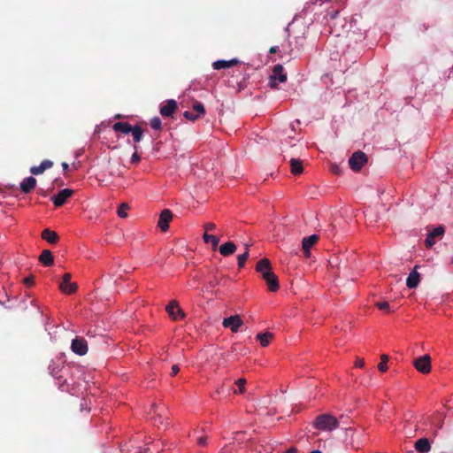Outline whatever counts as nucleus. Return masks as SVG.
I'll list each match as a JSON object with an SVG mask.
<instances>
[{
  "label": "nucleus",
  "mask_w": 453,
  "mask_h": 453,
  "mask_svg": "<svg viewBox=\"0 0 453 453\" xmlns=\"http://www.w3.org/2000/svg\"><path fill=\"white\" fill-rule=\"evenodd\" d=\"M313 424L317 429L329 432L339 426V422L336 418L330 414L319 415Z\"/></svg>",
  "instance_id": "f257e3e1"
},
{
  "label": "nucleus",
  "mask_w": 453,
  "mask_h": 453,
  "mask_svg": "<svg viewBox=\"0 0 453 453\" xmlns=\"http://www.w3.org/2000/svg\"><path fill=\"white\" fill-rule=\"evenodd\" d=\"M367 161L368 157L366 154L361 150H357L349 158V165L351 170L359 172Z\"/></svg>",
  "instance_id": "f03ea898"
},
{
  "label": "nucleus",
  "mask_w": 453,
  "mask_h": 453,
  "mask_svg": "<svg viewBox=\"0 0 453 453\" xmlns=\"http://www.w3.org/2000/svg\"><path fill=\"white\" fill-rule=\"evenodd\" d=\"M414 367L421 373L426 374L431 371V357L429 355H424L413 360Z\"/></svg>",
  "instance_id": "7ed1b4c3"
},
{
  "label": "nucleus",
  "mask_w": 453,
  "mask_h": 453,
  "mask_svg": "<svg viewBox=\"0 0 453 453\" xmlns=\"http://www.w3.org/2000/svg\"><path fill=\"white\" fill-rule=\"evenodd\" d=\"M276 80L280 82H285L287 81V74L284 73V68L280 64L274 65L273 69V75L270 77V87L276 88Z\"/></svg>",
  "instance_id": "20e7f679"
},
{
  "label": "nucleus",
  "mask_w": 453,
  "mask_h": 453,
  "mask_svg": "<svg viewBox=\"0 0 453 453\" xmlns=\"http://www.w3.org/2000/svg\"><path fill=\"white\" fill-rule=\"evenodd\" d=\"M72 275L66 273L63 276L62 281L59 283V288L65 294H73L76 291L78 286L75 282H71Z\"/></svg>",
  "instance_id": "39448f33"
},
{
  "label": "nucleus",
  "mask_w": 453,
  "mask_h": 453,
  "mask_svg": "<svg viewBox=\"0 0 453 453\" xmlns=\"http://www.w3.org/2000/svg\"><path fill=\"white\" fill-rule=\"evenodd\" d=\"M71 349L75 354L83 356L88 352L87 341L82 337L77 336L72 341Z\"/></svg>",
  "instance_id": "423d86ee"
},
{
  "label": "nucleus",
  "mask_w": 453,
  "mask_h": 453,
  "mask_svg": "<svg viewBox=\"0 0 453 453\" xmlns=\"http://www.w3.org/2000/svg\"><path fill=\"white\" fill-rule=\"evenodd\" d=\"M242 325V320L240 315H234L223 319L222 326L226 328H230L233 333L239 331Z\"/></svg>",
  "instance_id": "0eeeda50"
},
{
  "label": "nucleus",
  "mask_w": 453,
  "mask_h": 453,
  "mask_svg": "<svg viewBox=\"0 0 453 453\" xmlns=\"http://www.w3.org/2000/svg\"><path fill=\"white\" fill-rule=\"evenodd\" d=\"M73 194V190L70 188H64L60 190L56 196H54L51 200L56 207L62 206L66 200L72 196Z\"/></svg>",
  "instance_id": "6e6552de"
},
{
  "label": "nucleus",
  "mask_w": 453,
  "mask_h": 453,
  "mask_svg": "<svg viewBox=\"0 0 453 453\" xmlns=\"http://www.w3.org/2000/svg\"><path fill=\"white\" fill-rule=\"evenodd\" d=\"M173 219V213L170 210L165 209L161 211L157 222L158 227L161 231L165 232L169 228V223Z\"/></svg>",
  "instance_id": "1a4fd4ad"
},
{
  "label": "nucleus",
  "mask_w": 453,
  "mask_h": 453,
  "mask_svg": "<svg viewBox=\"0 0 453 453\" xmlns=\"http://www.w3.org/2000/svg\"><path fill=\"white\" fill-rule=\"evenodd\" d=\"M166 311L168 312L169 316L173 320L181 319L185 317V313L179 307V304L176 301H172L167 306H166Z\"/></svg>",
  "instance_id": "9d476101"
},
{
  "label": "nucleus",
  "mask_w": 453,
  "mask_h": 453,
  "mask_svg": "<svg viewBox=\"0 0 453 453\" xmlns=\"http://www.w3.org/2000/svg\"><path fill=\"white\" fill-rule=\"evenodd\" d=\"M63 367L64 360L62 356L57 357L56 358L51 359L49 364V373L52 376H57Z\"/></svg>",
  "instance_id": "9b49d317"
},
{
  "label": "nucleus",
  "mask_w": 453,
  "mask_h": 453,
  "mask_svg": "<svg viewBox=\"0 0 453 453\" xmlns=\"http://www.w3.org/2000/svg\"><path fill=\"white\" fill-rule=\"evenodd\" d=\"M262 277L265 280V282L268 286V289L271 292H276L279 289L280 285H279L278 277L276 276V274L273 272L267 273Z\"/></svg>",
  "instance_id": "f8f14e48"
},
{
  "label": "nucleus",
  "mask_w": 453,
  "mask_h": 453,
  "mask_svg": "<svg viewBox=\"0 0 453 453\" xmlns=\"http://www.w3.org/2000/svg\"><path fill=\"white\" fill-rule=\"evenodd\" d=\"M177 109V103L173 99L166 101L165 105L160 108V114L163 117H171Z\"/></svg>",
  "instance_id": "ddd939ff"
},
{
  "label": "nucleus",
  "mask_w": 453,
  "mask_h": 453,
  "mask_svg": "<svg viewBox=\"0 0 453 453\" xmlns=\"http://www.w3.org/2000/svg\"><path fill=\"white\" fill-rule=\"evenodd\" d=\"M318 240L319 236L317 234H311L303 239L302 246L306 257L310 256V250L318 242Z\"/></svg>",
  "instance_id": "4468645a"
},
{
  "label": "nucleus",
  "mask_w": 453,
  "mask_h": 453,
  "mask_svg": "<svg viewBox=\"0 0 453 453\" xmlns=\"http://www.w3.org/2000/svg\"><path fill=\"white\" fill-rule=\"evenodd\" d=\"M417 268L418 266H415L407 277L406 285L409 288H417L420 281L419 273L417 272Z\"/></svg>",
  "instance_id": "2eb2a0df"
},
{
  "label": "nucleus",
  "mask_w": 453,
  "mask_h": 453,
  "mask_svg": "<svg viewBox=\"0 0 453 453\" xmlns=\"http://www.w3.org/2000/svg\"><path fill=\"white\" fill-rule=\"evenodd\" d=\"M36 186L35 178L30 176L25 178L20 183V189L24 194L30 193Z\"/></svg>",
  "instance_id": "dca6fc26"
},
{
  "label": "nucleus",
  "mask_w": 453,
  "mask_h": 453,
  "mask_svg": "<svg viewBox=\"0 0 453 453\" xmlns=\"http://www.w3.org/2000/svg\"><path fill=\"white\" fill-rule=\"evenodd\" d=\"M256 271L264 276L267 273H273L271 262L267 258H262L256 265Z\"/></svg>",
  "instance_id": "f3484780"
},
{
  "label": "nucleus",
  "mask_w": 453,
  "mask_h": 453,
  "mask_svg": "<svg viewBox=\"0 0 453 453\" xmlns=\"http://www.w3.org/2000/svg\"><path fill=\"white\" fill-rule=\"evenodd\" d=\"M239 63L240 61L237 58H233L231 60H218L212 64V66L215 70H220L223 68H229L234 66Z\"/></svg>",
  "instance_id": "a211bd4d"
},
{
  "label": "nucleus",
  "mask_w": 453,
  "mask_h": 453,
  "mask_svg": "<svg viewBox=\"0 0 453 453\" xmlns=\"http://www.w3.org/2000/svg\"><path fill=\"white\" fill-rule=\"evenodd\" d=\"M237 250L236 245L233 242L223 243L219 248V253L224 257H228L234 254Z\"/></svg>",
  "instance_id": "6ab92c4d"
},
{
  "label": "nucleus",
  "mask_w": 453,
  "mask_h": 453,
  "mask_svg": "<svg viewBox=\"0 0 453 453\" xmlns=\"http://www.w3.org/2000/svg\"><path fill=\"white\" fill-rule=\"evenodd\" d=\"M42 238L45 241H47L50 244H55L58 242V235L55 231H52L49 228H45L42 232Z\"/></svg>",
  "instance_id": "aec40b11"
},
{
  "label": "nucleus",
  "mask_w": 453,
  "mask_h": 453,
  "mask_svg": "<svg viewBox=\"0 0 453 453\" xmlns=\"http://www.w3.org/2000/svg\"><path fill=\"white\" fill-rule=\"evenodd\" d=\"M415 449L419 453H427L431 449V444L426 438H421L415 442Z\"/></svg>",
  "instance_id": "412c9836"
},
{
  "label": "nucleus",
  "mask_w": 453,
  "mask_h": 453,
  "mask_svg": "<svg viewBox=\"0 0 453 453\" xmlns=\"http://www.w3.org/2000/svg\"><path fill=\"white\" fill-rule=\"evenodd\" d=\"M39 261L44 266H51L54 264V257L49 250H44L39 257Z\"/></svg>",
  "instance_id": "4be33fe9"
},
{
  "label": "nucleus",
  "mask_w": 453,
  "mask_h": 453,
  "mask_svg": "<svg viewBox=\"0 0 453 453\" xmlns=\"http://www.w3.org/2000/svg\"><path fill=\"white\" fill-rule=\"evenodd\" d=\"M132 126L128 122H116L112 129L117 133L128 134L132 130Z\"/></svg>",
  "instance_id": "5701e85b"
},
{
  "label": "nucleus",
  "mask_w": 453,
  "mask_h": 453,
  "mask_svg": "<svg viewBox=\"0 0 453 453\" xmlns=\"http://www.w3.org/2000/svg\"><path fill=\"white\" fill-rule=\"evenodd\" d=\"M290 170L295 175L301 174L303 172V163L300 159L291 158Z\"/></svg>",
  "instance_id": "b1692460"
},
{
  "label": "nucleus",
  "mask_w": 453,
  "mask_h": 453,
  "mask_svg": "<svg viewBox=\"0 0 453 453\" xmlns=\"http://www.w3.org/2000/svg\"><path fill=\"white\" fill-rule=\"evenodd\" d=\"M273 334L269 332L259 333L257 334V339L259 341L260 345L262 347H266L269 345L270 341L273 339Z\"/></svg>",
  "instance_id": "393cba45"
},
{
  "label": "nucleus",
  "mask_w": 453,
  "mask_h": 453,
  "mask_svg": "<svg viewBox=\"0 0 453 453\" xmlns=\"http://www.w3.org/2000/svg\"><path fill=\"white\" fill-rule=\"evenodd\" d=\"M203 239L205 243H211L213 250H216L219 246V239L215 235L209 234L208 233H204L203 235Z\"/></svg>",
  "instance_id": "a878e982"
},
{
  "label": "nucleus",
  "mask_w": 453,
  "mask_h": 453,
  "mask_svg": "<svg viewBox=\"0 0 453 453\" xmlns=\"http://www.w3.org/2000/svg\"><path fill=\"white\" fill-rule=\"evenodd\" d=\"M130 133H132L133 140L134 142H139L142 141L143 136V130L140 126L133 127Z\"/></svg>",
  "instance_id": "bb28decb"
},
{
  "label": "nucleus",
  "mask_w": 453,
  "mask_h": 453,
  "mask_svg": "<svg viewBox=\"0 0 453 453\" xmlns=\"http://www.w3.org/2000/svg\"><path fill=\"white\" fill-rule=\"evenodd\" d=\"M388 359H389V357L386 354H382L380 356V362L378 365V369L380 370V372H385L388 370L387 363H388Z\"/></svg>",
  "instance_id": "cd10ccee"
},
{
  "label": "nucleus",
  "mask_w": 453,
  "mask_h": 453,
  "mask_svg": "<svg viewBox=\"0 0 453 453\" xmlns=\"http://www.w3.org/2000/svg\"><path fill=\"white\" fill-rule=\"evenodd\" d=\"M445 229L442 226H439L434 228L432 231L428 233L431 237L435 239L436 237H441L444 234Z\"/></svg>",
  "instance_id": "c85d7f7f"
},
{
  "label": "nucleus",
  "mask_w": 453,
  "mask_h": 453,
  "mask_svg": "<svg viewBox=\"0 0 453 453\" xmlns=\"http://www.w3.org/2000/svg\"><path fill=\"white\" fill-rule=\"evenodd\" d=\"M192 108L193 111L199 114L201 117L205 114V108L201 102L196 101Z\"/></svg>",
  "instance_id": "c756f323"
},
{
  "label": "nucleus",
  "mask_w": 453,
  "mask_h": 453,
  "mask_svg": "<svg viewBox=\"0 0 453 453\" xmlns=\"http://www.w3.org/2000/svg\"><path fill=\"white\" fill-rule=\"evenodd\" d=\"M183 116L188 119V120H190L192 122H195L196 120H197L198 119L201 118V116L199 114H197L196 112H195L194 111H186L184 113H183Z\"/></svg>",
  "instance_id": "7c9ffc66"
},
{
  "label": "nucleus",
  "mask_w": 453,
  "mask_h": 453,
  "mask_svg": "<svg viewBox=\"0 0 453 453\" xmlns=\"http://www.w3.org/2000/svg\"><path fill=\"white\" fill-rule=\"evenodd\" d=\"M375 306H376L378 309H380V310H381V311H386V312H388V313H390V312H392V311H393L392 310H390L389 303H388V302H387V301H384V302H377V303H375Z\"/></svg>",
  "instance_id": "2f4dec72"
},
{
  "label": "nucleus",
  "mask_w": 453,
  "mask_h": 453,
  "mask_svg": "<svg viewBox=\"0 0 453 453\" xmlns=\"http://www.w3.org/2000/svg\"><path fill=\"white\" fill-rule=\"evenodd\" d=\"M129 209L127 203H121L118 209V216L120 218H126L127 216V211Z\"/></svg>",
  "instance_id": "473e14b6"
},
{
  "label": "nucleus",
  "mask_w": 453,
  "mask_h": 453,
  "mask_svg": "<svg viewBox=\"0 0 453 453\" xmlns=\"http://www.w3.org/2000/svg\"><path fill=\"white\" fill-rule=\"evenodd\" d=\"M238 266L242 268L249 258V252L245 251L243 254L238 256Z\"/></svg>",
  "instance_id": "72a5a7b5"
},
{
  "label": "nucleus",
  "mask_w": 453,
  "mask_h": 453,
  "mask_svg": "<svg viewBox=\"0 0 453 453\" xmlns=\"http://www.w3.org/2000/svg\"><path fill=\"white\" fill-rule=\"evenodd\" d=\"M150 127L154 130H160L161 129V119L158 117H154L150 120Z\"/></svg>",
  "instance_id": "f704fd0d"
},
{
  "label": "nucleus",
  "mask_w": 453,
  "mask_h": 453,
  "mask_svg": "<svg viewBox=\"0 0 453 453\" xmlns=\"http://www.w3.org/2000/svg\"><path fill=\"white\" fill-rule=\"evenodd\" d=\"M235 384L238 387V393H240V394L243 393L244 389H245L246 380L241 378L236 380Z\"/></svg>",
  "instance_id": "c9c22d12"
},
{
  "label": "nucleus",
  "mask_w": 453,
  "mask_h": 453,
  "mask_svg": "<svg viewBox=\"0 0 453 453\" xmlns=\"http://www.w3.org/2000/svg\"><path fill=\"white\" fill-rule=\"evenodd\" d=\"M134 149L135 151L132 155L130 162L132 164H138L141 161V157L137 153V146L136 145L134 146Z\"/></svg>",
  "instance_id": "e433bc0d"
},
{
  "label": "nucleus",
  "mask_w": 453,
  "mask_h": 453,
  "mask_svg": "<svg viewBox=\"0 0 453 453\" xmlns=\"http://www.w3.org/2000/svg\"><path fill=\"white\" fill-rule=\"evenodd\" d=\"M43 172H44V169H43V167L41 165H39L37 166H32L30 168V173L35 174V175L41 174Z\"/></svg>",
  "instance_id": "4c0bfd02"
},
{
  "label": "nucleus",
  "mask_w": 453,
  "mask_h": 453,
  "mask_svg": "<svg viewBox=\"0 0 453 453\" xmlns=\"http://www.w3.org/2000/svg\"><path fill=\"white\" fill-rule=\"evenodd\" d=\"M40 165L43 167L45 171L46 169L51 168L53 166V162L46 159L43 160Z\"/></svg>",
  "instance_id": "58836bf2"
},
{
  "label": "nucleus",
  "mask_w": 453,
  "mask_h": 453,
  "mask_svg": "<svg viewBox=\"0 0 453 453\" xmlns=\"http://www.w3.org/2000/svg\"><path fill=\"white\" fill-rule=\"evenodd\" d=\"M425 242L426 247L431 248L435 243V241L431 235L427 234Z\"/></svg>",
  "instance_id": "ea45409f"
},
{
  "label": "nucleus",
  "mask_w": 453,
  "mask_h": 453,
  "mask_svg": "<svg viewBox=\"0 0 453 453\" xmlns=\"http://www.w3.org/2000/svg\"><path fill=\"white\" fill-rule=\"evenodd\" d=\"M203 227L205 229V233H207L208 231L214 230L216 228V225L214 223L208 222L203 226Z\"/></svg>",
  "instance_id": "a19ab883"
},
{
  "label": "nucleus",
  "mask_w": 453,
  "mask_h": 453,
  "mask_svg": "<svg viewBox=\"0 0 453 453\" xmlns=\"http://www.w3.org/2000/svg\"><path fill=\"white\" fill-rule=\"evenodd\" d=\"M24 283L27 286V287H31L34 285V277L33 276H29V277H27L23 280Z\"/></svg>",
  "instance_id": "79ce46f5"
},
{
  "label": "nucleus",
  "mask_w": 453,
  "mask_h": 453,
  "mask_svg": "<svg viewBox=\"0 0 453 453\" xmlns=\"http://www.w3.org/2000/svg\"><path fill=\"white\" fill-rule=\"evenodd\" d=\"M180 371V368H179V365H173L172 366V371H171V373L170 375L171 376H175Z\"/></svg>",
  "instance_id": "37998d69"
},
{
  "label": "nucleus",
  "mask_w": 453,
  "mask_h": 453,
  "mask_svg": "<svg viewBox=\"0 0 453 453\" xmlns=\"http://www.w3.org/2000/svg\"><path fill=\"white\" fill-rule=\"evenodd\" d=\"M365 365V360L363 358H357L355 362L356 367H363Z\"/></svg>",
  "instance_id": "c03bdc74"
},
{
  "label": "nucleus",
  "mask_w": 453,
  "mask_h": 453,
  "mask_svg": "<svg viewBox=\"0 0 453 453\" xmlns=\"http://www.w3.org/2000/svg\"><path fill=\"white\" fill-rule=\"evenodd\" d=\"M207 437L206 436H201L197 439V443L200 446H204L206 444Z\"/></svg>",
  "instance_id": "a18cd8bd"
},
{
  "label": "nucleus",
  "mask_w": 453,
  "mask_h": 453,
  "mask_svg": "<svg viewBox=\"0 0 453 453\" xmlns=\"http://www.w3.org/2000/svg\"><path fill=\"white\" fill-rule=\"evenodd\" d=\"M442 424H443V420L441 418H440L438 420V422H436V420L433 421V425L434 426H436L437 429H441L442 427Z\"/></svg>",
  "instance_id": "49530a36"
},
{
  "label": "nucleus",
  "mask_w": 453,
  "mask_h": 453,
  "mask_svg": "<svg viewBox=\"0 0 453 453\" xmlns=\"http://www.w3.org/2000/svg\"><path fill=\"white\" fill-rule=\"evenodd\" d=\"M285 453H300L299 450L297 449V448L296 447H290L289 449H288Z\"/></svg>",
  "instance_id": "de8ad7c7"
},
{
  "label": "nucleus",
  "mask_w": 453,
  "mask_h": 453,
  "mask_svg": "<svg viewBox=\"0 0 453 453\" xmlns=\"http://www.w3.org/2000/svg\"><path fill=\"white\" fill-rule=\"evenodd\" d=\"M218 284H219L218 280H217V279H214V280H211V281L209 282L208 286H209L210 288H215V286H216V285H218Z\"/></svg>",
  "instance_id": "09e8293b"
},
{
  "label": "nucleus",
  "mask_w": 453,
  "mask_h": 453,
  "mask_svg": "<svg viewBox=\"0 0 453 453\" xmlns=\"http://www.w3.org/2000/svg\"><path fill=\"white\" fill-rule=\"evenodd\" d=\"M332 172H333L334 174H340L341 170H340L339 166H337V165H333V167H332Z\"/></svg>",
  "instance_id": "8fccbe9b"
},
{
  "label": "nucleus",
  "mask_w": 453,
  "mask_h": 453,
  "mask_svg": "<svg viewBox=\"0 0 453 453\" xmlns=\"http://www.w3.org/2000/svg\"><path fill=\"white\" fill-rule=\"evenodd\" d=\"M278 50H279L278 46H273L270 48L269 52L272 54H274V53L278 52Z\"/></svg>",
  "instance_id": "3c124183"
},
{
  "label": "nucleus",
  "mask_w": 453,
  "mask_h": 453,
  "mask_svg": "<svg viewBox=\"0 0 453 453\" xmlns=\"http://www.w3.org/2000/svg\"><path fill=\"white\" fill-rule=\"evenodd\" d=\"M62 167L65 171L68 170L69 165L66 162L62 163Z\"/></svg>",
  "instance_id": "603ef678"
},
{
  "label": "nucleus",
  "mask_w": 453,
  "mask_h": 453,
  "mask_svg": "<svg viewBox=\"0 0 453 453\" xmlns=\"http://www.w3.org/2000/svg\"><path fill=\"white\" fill-rule=\"evenodd\" d=\"M249 247H250V246H249V244H247V243H246V244H245V251H248V252H249Z\"/></svg>",
  "instance_id": "864d4df0"
},
{
  "label": "nucleus",
  "mask_w": 453,
  "mask_h": 453,
  "mask_svg": "<svg viewBox=\"0 0 453 453\" xmlns=\"http://www.w3.org/2000/svg\"><path fill=\"white\" fill-rule=\"evenodd\" d=\"M310 453H322L320 450H312Z\"/></svg>",
  "instance_id": "5fc2aeb1"
},
{
  "label": "nucleus",
  "mask_w": 453,
  "mask_h": 453,
  "mask_svg": "<svg viewBox=\"0 0 453 453\" xmlns=\"http://www.w3.org/2000/svg\"><path fill=\"white\" fill-rule=\"evenodd\" d=\"M58 184H59V185H63V181H61V182H60V181H58Z\"/></svg>",
  "instance_id": "6e6d98bb"
},
{
  "label": "nucleus",
  "mask_w": 453,
  "mask_h": 453,
  "mask_svg": "<svg viewBox=\"0 0 453 453\" xmlns=\"http://www.w3.org/2000/svg\"><path fill=\"white\" fill-rule=\"evenodd\" d=\"M58 184H59V185H63V181H61V182H60V181H58Z\"/></svg>",
  "instance_id": "4d7b16f0"
}]
</instances>
